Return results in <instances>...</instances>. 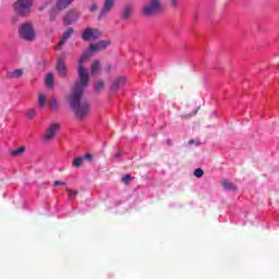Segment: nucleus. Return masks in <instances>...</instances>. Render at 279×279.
Segmentation results:
<instances>
[{
  "label": "nucleus",
  "instance_id": "dca6fc26",
  "mask_svg": "<svg viewBox=\"0 0 279 279\" xmlns=\"http://www.w3.org/2000/svg\"><path fill=\"white\" fill-rule=\"evenodd\" d=\"M45 84L47 88H53L56 86V81L53 78V73H48L45 78Z\"/></svg>",
  "mask_w": 279,
  "mask_h": 279
},
{
  "label": "nucleus",
  "instance_id": "f3484780",
  "mask_svg": "<svg viewBox=\"0 0 279 279\" xmlns=\"http://www.w3.org/2000/svg\"><path fill=\"white\" fill-rule=\"evenodd\" d=\"M131 16H132V7L126 5L121 14L122 21H130Z\"/></svg>",
  "mask_w": 279,
  "mask_h": 279
},
{
  "label": "nucleus",
  "instance_id": "72a5a7b5",
  "mask_svg": "<svg viewBox=\"0 0 279 279\" xmlns=\"http://www.w3.org/2000/svg\"><path fill=\"white\" fill-rule=\"evenodd\" d=\"M198 110H199V108L195 109L192 113L189 114V117H193V116L197 114Z\"/></svg>",
  "mask_w": 279,
  "mask_h": 279
},
{
  "label": "nucleus",
  "instance_id": "4468645a",
  "mask_svg": "<svg viewBox=\"0 0 279 279\" xmlns=\"http://www.w3.org/2000/svg\"><path fill=\"white\" fill-rule=\"evenodd\" d=\"M73 34H75V29H73V27H69L64 33L63 36L61 37L60 41H59V47H62V45H64V43H66V40L69 38H71V36H73Z\"/></svg>",
  "mask_w": 279,
  "mask_h": 279
},
{
  "label": "nucleus",
  "instance_id": "9d476101",
  "mask_svg": "<svg viewBox=\"0 0 279 279\" xmlns=\"http://www.w3.org/2000/svg\"><path fill=\"white\" fill-rule=\"evenodd\" d=\"M110 46V41L100 40L97 44H93L89 46V51H104L107 47Z\"/></svg>",
  "mask_w": 279,
  "mask_h": 279
},
{
  "label": "nucleus",
  "instance_id": "473e14b6",
  "mask_svg": "<svg viewBox=\"0 0 279 279\" xmlns=\"http://www.w3.org/2000/svg\"><path fill=\"white\" fill-rule=\"evenodd\" d=\"M84 160H90L93 158V155L90 154H86L85 156H83Z\"/></svg>",
  "mask_w": 279,
  "mask_h": 279
},
{
  "label": "nucleus",
  "instance_id": "9b49d317",
  "mask_svg": "<svg viewBox=\"0 0 279 279\" xmlns=\"http://www.w3.org/2000/svg\"><path fill=\"white\" fill-rule=\"evenodd\" d=\"M56 69L58 71L59 77H66L68 70H66V63L64 60L60 59L57 61Z\"/></svg>",
  "mask_w": 279,
  "mask_h": 279
},
{
  "label": "nucleus",
  "instance_id": "2eb2a0df",
  "mask_svg": "<svg viewBox=\"0 0 279 279\" xmlns=\"http://www.w3.org/2000/svg\"><path fill=\"white\" fill-rule=\"evenodd\" d=\"M23 69H16L10 72H7V77L9 80H19V77H23Z\"/></svg>",
  "mask_w": 279,
  "mask_h": 279
},
{
  "label": "nucleus",
  "instance_id": "ddd939ff",
  "mask_svg": "<svg viewBox=\"0 0 279 279\" xmlns=\"http://www.w3.org/2000/svg\"><path fill=\"white\" fill-rule=\"evenodd\" d=\"M126 78L124 76L118 77L111 85V90L117 92L119 88H123L125 86Z\"/></svg>",
  "mask_w": 279,
  "mask_h": 279
},
{
  "label": "nucleus",
  "instance_id": "f03ea898",
  "mask_svg": "<svg viewBox=\"0 0 279 279\" xmlns=\"http://www.w3.org/2000/svg\"><path fill=\"white\" fill-rule=\"evenodd\" d=\"M19 36L22 40H26V43H34L37 38L34 24L32 22L22 23L19 27Z\"/></svg>",
  "mask_w": 279,
  "mask_h": 279
},
{
  "label": "nucleus",
  "instance_id": "b1692460",
  "mask_svg": "<svg viewBox=\"0 0 279 279\" xmlns=\"http://www.w3.org/2000/svg\"><path fill=\"white\" fill-rule=\"evenodd\" d=\"M36 114H37L36 109H28V110L25 112L26 119H29V120L36 118Z\"/></svg>",
  "mask_w": 279,
  "mask_h": 279
},
{
  "label": "nucleus",
  "instance_id": "6e6552de",
  "mask_svg": "<svg viewBox=\"0 0 279 279\" xmlns=\"http://www.w3.org/2000/svg\"><path fill=\"white\" fill-rule=\"evenodd\" d=\"M77 19H80V12L76 10H70L63 19V24L73 25Z\"/></svg>",
  "mask_w": 279,
  "mask_h": 279
},
{
  "label": "nucleus",
  "instance_id": "c9c22d12",
  "mask_svg": "<svg viewBox=\"0 0 279 279\" xmlns=\"http://www.w3.org/2000/svg\"><path fill=\"white\" fill-rule=\"evenodd\" d=\"M114 158H121V153H117V154L114 155Z\"/></svg>",
  "mask_w": 279,
  "mask_h": 279
},
{
  "label": "nucleus",
  "instance_id": "c85d7f7f",
  "mask_svg": "<svg viewBox=\"0 0 279 279\" xmlns=\"http://www.w3.org/2000/svg\"><path fill=\"white\" fill-rule=\"evenodd\" d=\"M179 3L180 0H168V5H170V8H177Z\"/></svg>",
  "mask_w": 279,
  "mask_h": 279
},
{
  "label": "nucleus",
  "instance_id": "6ab92c4d",
  "mask_svg": "<svg viewBox=\"0 0 279 279\" xmlns=\"http://www.w3.org/2000/svg\"><path fill=\"white\" fill-rule=\"evenodd\" d=\"M100 69H101V63H99V60H95L90 66L92 75H95V73H97Z\"/></svg>",
  "mask_w": 279,
  "mask_h": 279
},
{
  "label": "nucleus",
  "instance_id": "58836bf2",
  "mask_svg": "<svg viewBox=\"0 0 279 279\" xmlns=\"http://www.w3.org/2000/svg\"><path fill=\"white\" fill-rule=\"evenodd\" d=\"M110 69H112V66H111V65H108V71H110Z\"/></svg>",
  "mask_w": 279,
  "mask_h": 279
},
{
  "label": "nucleus",
  "instance_id": "a211bd4d",
  "mask_svg": "<svg viewBox=\"0 0 279 279\" xmlns=\"http://www.w3.org/2000/svg\"><path fill=\"white\" fill-rule=\"evenodd\" d=\"M222 186L226 191H236V185L228 180L222 181Z\"/></svg>",
  "mask_w": 279,
  "mask_h": 279
},
{
  "label": "nucleus",
  "instance_id": "423d86ee",
  "mask_svg": "<svg viewBox=\"0 0 279 279\" xmlns=\"http://www.w3.org/2000/svg\"><path fill=\"white\" fill-rule=\"evenodd\" d=\"M104 36V33L99 31V28H85L84 32L82 33V38L86 43H93L95 40H99Z\"/></svg>",
  "mask_w": 279,
  "mask_h": 279
},
{
  "label": "nucleus",
  "instance_id": "2f4dec72",
  "mask_svg": "<svg viewBox=\"0 0 279 279\" xmlns=\"http://www.w3.org/2000/svg\"><path fill=\"white\" fill-rule=\"evenodd\" d=\"M97 3H93L92 5H90V8H89V11L90 12H97Z\"/></svg>",
  "mask_w": 279,
  "mask_h": 279
},
{
  "label": "nucleus",
  "instance_id": "bb28decb",
  "mask_svg": "<svg viewBox=\"0 0 279 279\" xmlns=\"http://www.w3.org/2000/svg\"><path fill=\"white\" fill-rule=\"evenodd\" d=\"M194 177L195 178H204V170L202 168L195 169Z\"/></svg>",
  "mask_w": 279,
  "mask_h": 279
},
{
  "label": "nucleus",
  "instance_id": "aec40b11",
  "mask_svg": "<svg viewBox=\"0 0 279 279\" xmlns=\"http://www.w3.org/2000/svg\"><path fill=\"white\" fill-rule=\"evenodd\" d=\"M105 83L104 81H97L94 85L95 93L99 94L100 90H104Z\"/></svg>",
  "mask_w": 279,
  "mask_h": 279
},
{
  "label": "nucleus",
  "instance_id": "0eeeda50",
  "mask_svg": "<svg viewBox=\"0 0 279 279\" xmlns=\"http://www.w3.org/2000/svg\"><path fill=\"white\" fill-rule=\"evenodd\" d=\"M60 130V124L59 123H54L51 124L45 132L44 135V142L45 143H51V141H53V138H56V134L57 132Z\"/></svg>",
  "mask_w": 279,
  "mask_h": 279
},
{
  "label": "nucleus",
  "instance_id": "7c9ffc66",
  "mask_svg": "<svg viewBox=\"0 0 279 279\" xmlns=\"http://www.w3.org/2000/svg\"><path fill=\"white\" fill-rule=\"evenodd\" d=\"M53 186H66V183L63 181H54Z\"/></svg>",
  "mask_w": 279,
  "mask_h": 279
},
{
  "label": "nucleus",
  "instance_id": "f257e3e1",
  "mask_svg": "<svg viewBox=\"0 0 279 279\" xmlns=\"http://www.w3.org/2000/svg\"><path fill=\"white\" fill-rule=\"evenodd\" d=\"M86 86H88V83L83 84L82 81L76 82L74 84V89L69 96L70 108L80 121L90 117V101L84 98Z\"/></svg>",
  "mask_w": 279,
  "mask_h": 279
},
{
  "label": "nucleus",
  "instance_id": "4be33fe9",
  "mask_svg": "<svg viewBox=\"0 0 279 279\" xmlns=\"http://www.w3.org/2000/svg\"><path fill=\"white\" fill-rule=\"evenodd\" d=\"M46 101H47V97L45 96V94H39V96H38V107L39 108H45Z\"/></svg>",
  "mask_w": 279,
  "mask_h": 279
},
{
  "label": "nucleus",
  "instance_id": "20e7f679",
  "mask_svg": "<svg viewBox=\"0 0 279 279\" xmlns=\"http://www.w3.org/2000/svg\"><path fill=\"white\" fill-rule=\"evenodd\" d=\"M92 51L93 50H90V48L88 50H85L78 60V82H83V84H88V82H90V76L88 75V72L84 69V61L93 57Z\"/></svg>",
  "mask_w": 279,
  "mask_h": 279
},
{
  "label": "nucleus",
  "instance_id": "e433bc0d",
  "mask_svg": "<svg viewBox=\"0 0 279 279\" xmlns=\"http://www.w3.org/2000/svg\"><path fill=\"white\" fill-rule=\"evenodd\" d=\"M195 142L193 141V140H191L190 142H189V144L190 145H193Z\"/></svg>",
  "mask_w": 279,
  "mask_h": 279
},
{
  "label": "nucleus",
  "instance_id": "f704fd0d",
  "mask_svg": "<svg viewBox=\"0 0 279 279\" xmlns=\"http://www.w3.org/2000/svg\"><path fill=\"white\" fill-rule=\"evenodd\" d=\"M45 8H47V7L46 5L39 7V12H43V10H45Z\"/></svg>",
  "mask_w": 279,
  "mask_h": 279
},
{
  "label": "nucleus",
  "instance_id": "39448f33",
  "mask_svg": "<svg viewBox=\"0 0 279 279\" xmlns=\"http://www.w3.org/2000/svg\"><path fill=\"white\" fill-rule=\"evenodd\" d=\"M32 5H34V0H17L13 4V10L20 16H29L32 14Z\"/></svg>",
  "mask_w": 279,
  "mask_h": 279
},
{
  "label": "nucleus",
  "instance_id": "a878e982",
  "mask_svg": "<svg viewBox=\"0 0 279 279\" xmlns=\"http://www.w3.org/2000/svg\"><path fill=\"white\" fill-rule=\"evenodd\" d=\"M25 151V146H22L11 153L12 156H21Z\"/></svg>",
  "mask_w": 279,
  "mask_h": 279
},
{
  "label": "nucleus",
  "instance_id": "1a4fd4ad",
  "mask_svg": "<svg viewBox=\"0 0 279 279\" xmlns=\"http://www.w3.org/2000/svg\"><path fill=\"white\" fill-rule=\"evenodd\" d=\"M114 1L116 0H105L104 8L98 15V21H101V19H104V16H106L107 12H110V10H112V8L114 5Z\"/></svg>",
  "mask_w": 279,
  "mask_h": 279
},
{
  "label": "nucleus",
  "instance_id": "cd10ccee",
  "mask_svg": "<svg viewBox=\"0 0 279 279\" xmlns=\"http://www.w3.org/2000/svg\"><path fill=\"white\" fill-rule=\"evenodd\" d=\"M68 197H70V199H75V197L77 196V190H68Z\"/></svg>",
  "mask_w": 279,
  "mask_h": 279
},
{
  "label": "nucleus",
  "instance_id": "4c0bfd02",
  "mask_svg": "<svg viewBox=\"0 0 279 279\" xmlns=\"http://www.w3.org/2000/svg\"><path fill=\"white\" fill-rule=\"evenodd\" d=\"M181 118H182V119H189V117H186V116H182Z\"/></svg>",
  "mask_w": 279,
  "mask_h": 279
},
{
  "label": "nucleus",
  "instance_id": "c756f323",
  "mask_svg": "<svg viewBox=\"0 0 279 279\" xmlns=\"http://www.w3.org/2000/svg\"><path fill=\"white\" fill-rule=\"evenodd\" d=\"M58 14V11H53V8H52V11L50 12V22L53 23V21H56V16Z\"/></svg>",
  "mask_w": 279,
  "mask_h": 279
},
{
  "label": "nucleus",
  "instance_id": "393cba45",
  "mask_svg": "<svg viewBox=\"0 0 279 279\" xmlns=\"http://www.w3.org/2000/svg\"><path fill=\"white\" fill-rule=\"evenodd\" d=\"M132 180H134V178H132L130 174H125L124 177H122L121 182L123 184H125L126 186H129L130 182H132Z\"/></svg>",
  "mask_w": 279,
  "mask_h": 279
},
{
  "label": "nucleus",
  "instance_id": "f8f14e48",
  "mask_svg": "<svg viewBox=\"0 0 279 279\" xmlns=\"http://www.w3.org/2000/svg\"><path fill=\"white\" fill-rule=\"evenodd\" d=\"M71 3H73V0H58L56 7L53 8V12L66 10Z\"/></svg>",
  "mask_w": 279,
  "mask_h": 279
},
{
  "label": "nucleus",
  "instance_id": "5701e85b",
  "mask_svg": "<svg viewBox=\"0 0 279 279\" xmlns=\"http://www.w3.org/2000/svg\"><path fill=\"white\" fill-rule=\"evenodd\" d=\"M82 165H84V158L83 157H77L72 162V167H75L76 169L80 168Z\"/></svg>",
  "mask_w": 279,
  "mask_h": 279
},
{
  "label": "nucleus",
  "instance_id": "7ed1b4c3",
  "mask_svg": "<svg viewBox=\"0 0 279 279\" xmlns=\"http://www.w3.org/2000/svg\"><path fill=\"white\" fill-rule=\"evenodd\" d=\"M162 12V0H149L147 4L142 8V16L146 19H151V16H157Z\"/></svg>",
  "mask_w": 279,
  "mask_h": 279
},
{
  "label": "nucleus",
  "instance_id": "412c9836",
  "mask_svg": "<svg viewBox=\"0 0 279 279\" xmlns=\"http://www.w3.org/2000/svg\"><path fill=\"white\" fill-rule=\"evenodd\" d=\"M50 108H51V110H58V108H60V104L58 102V98H56V97H52L51 99H50Z\"/></svg>",
  "mask_w": 279,
  "mask_h": 279
}]
</instances>
